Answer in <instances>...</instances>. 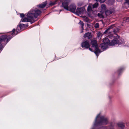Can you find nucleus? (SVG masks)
<instances>
[{
    "instance_id": "1",
    "label": "nucleus",
    "mask_w": 129,
    "mask_h": 129,
    "mask_svg": "<svg viewBox=\"0 0 129 129\" xmlns=\"http://www.w3.org/2000/svg\"><path fill=\"white\" fill-rule=\"evenodd\" d=\"M41 11L37 9H36L34 10L33 9H31L30 11L28 12L27 15V18H24L23 19L21 20V21L29 22H31L32 23L35 22L34 19V17L35 18H37L41 14Z\"/></svg>"
},
{
    "instance_id": "2",
    "label": "nucleus",
    "mask_w": 129,
    "mask_h": 129,
    "mask_svg": "<svg viewBox=\"0 0 129 129\" xmlns=\"http://www.w3.org/2000/svg\"><path fill=\"white\" fill-rule=\"evenodd\" d=\"M103 43L111 46L117 45H123L125 43L124 39L118 36L117 38L114 39L110 42L109 40L106 37L103 39Z\"/></svg>"
},
{
    "instance_id": "3",
    "label": "nucleus",
    "mask_w": 129,
    "mask_h": 129,
    "mask_svg": "<svg viewBox=\"0 0 129 129\" xmlns=\"http://www.w3.org/2000/svg\"><path fill=\"white\" fill-rule=\"evenodd\" d=\"M108 122L107 118L104 116H101L100 113L97 115L96 117L94 126H96L99 125H106L107 123Z\"/></svg>"
},
{
    "instance_id": "4",
    "label": "nucleus",
    "mask_w": 129,
    "mask_h": 129,
    "mask_svg": "<svg viewBox=\"0 0 129 129\" xmlns=\"http://www.w3.org/2000/svg\"><path fill=\"white\" fill-rule=\"evenodd\" d=\"M12 37L10 36H7L5 35L0 36V51H2L4 48L3 42L6 41L7 43Z\"/></svg>"
},
{
    "instance_id": "5",
    "label": "nucleus",
    "mask_w": 129,
    "mask_h": 129,
    "mask_svg": "<svg viewBox=\"0 0 129 129\" xmlns=\"http://www.w3.org/2000/svg\"><path fill=\"white\" fill-rule=\"evenodd\" d=\"M91 44L92 47L94 48L95 50L94 52L98 57V53L101 52L102 51L98 48L97 41L95 40H92L91 41Z\"/></svg>"
},
{
    "instance_id": "6",
    "label": "nucleus",
    "mask_w": 129,
    "mask_h": 129,
    "mask_svg": "<svg viewBox=\"0 0 129 129\" xmlns=\"http://www.w3.org/2000/svg\"><path fill=\"white\" fill-rule=\"evenodd\" d=\"M81 46L82 47L86 48H89V49L91 51H93L92 50L89 48L90 45L89 41L86 40L83 42L81 44Z\"/></svg>"
},
{
    "instance_id": "7",
    "label": "nucleus",
    "mask_w": 129,
    "mask_h": 129,
    "mask_svg": "<svg viewBox=\"0 0 129 129\" xmlns=\"http://www.w3.org/2000/svg\"><path fill=\"white\" fill-rule=\"evenodd\" d=\"M70 1L71 0H66L64 1L62 3V7L64 9L67 10L69 7L68 5Z\"/></svg>"
},
{
    "instance_id": "8",
    "label": "nucleus",
    "mask_w": 129,
    "mask_h": 129,
    "mask_svg": "<svg viewBox=\"0 0 129 129\" xmlns=\"http://www.w3.org/2000/svg\"><path fill=\"white\" fill-rule=\"evenodd\" d=\"M76 8V5L74 4H72L70 5L69 6L67 10L74 13L75 12Z\"/></svg>"
},
{
    "instance_id": "9",
    "label": "nucleus",
    "mask_w": 129,
    "mask_h": 129,
    "mask_svg": "<svg viewBox=\"0 0 129 129\" xmlns=\"http://www.w3.org/2000/svg\"><path fill=\"white\" fill-rule=\"evenodd\" d=\"M76 11L77 14H80L84 13L85 12V11L84 8H77L76 10Z\"/></svg>"
},
{
    "instance_id": "10",
    "label": "nucleus",
    "mask_w": 129,
    "mask_h": 129,
    "mask_svg": "<svg viewBox=\"0 0 129 129\" xmlns=\"http://www.w3.org/2000/svg\"><path fill=\"white\" fill-rule=\"evenodd\" d=\"M83 37L87 39H90L92 38L91 33L89 32L86 33L84 35Z\"/></svg>"
},
{
    "instance_id": "11",
    "label": "nucleus",
    "mask_w": 129,
    "mask_h": 129,
    "mask_svg": "<svg viewBox=\"0 0 129 129\" xmlns=\"http://www.w3.org/2000/svg\"><path fill=\"white\" fill-rule=\"evenodd\" d=\"M122 5L124 7L126 8L129 7V0H126L125 2Z\"/></svg>"
},
{
    "instance_id": "12",
    "label": "nucleus",
    "mask_w": 129,
    "mask_h": 129,
    "mask_svg": "<svg viewBox=\"0 0 129 129\" xmlns=\"http://www.w3.org/2000/svg\"><path fill=\"white\" fill-rule=\"evenodd\" d=\"M46 2H45L43 3L42 4L37 5V6L39 8H44L46 6Z\"/></svg>"
},
{
    "instance_id": "13",
    "label": "nucleus",
    "mask_w": 129,
    "mask_h": 129,
    "mask_svg": "<svg viewBox=\"0 0 129 129\" xmlns=\"http://www.w3.org/2000/svg\"><path fill=\"white\" fill-rule=\"evenodd\" d=\"M108 46V45L106 44L103 43L100 45V47L103 49L104 50L106 49Z\"/></svg>"
},
{
    "instance_id": "14",
    "label": "nucleus",
    "mask_w": 129,
    "mask_h": 129,
    "mask_svg": "<svg viewBox=\"0 0 129 129\" xmlns=\"http://www.w3.org/2000/svg\"><path fill=\"white\" fill-rule=\"evenodd\" d=\"M92 4H90L88 6L87 8V11L88 13H90L92 11Z\"/></svg>"
},
{
    "instance_id": "15",
    "label": "nucleus",
    "mask_w": 129,
    "mask_h": 129,
    "mask_svg": "<svg viewBox=\"0 0 129 129\" xmlns=\"http://www.w3.org/2000/svg\"><path fill=\"white\" fill-rule=\"evenodd\" d=\"M101 12H105L106 9V6L105 5V4H102L101 6Z\"/></svg>"
},
{
    "instance_id": "16",
    "label": "nucleus",
    "mask_w": 129,
    "mask_h": 129,
    "mask_svg": "<svg viewBox=\"0 0 129 129\" xmlns=\"http://www.w3.org/2000/svg\"><path fill=\"white\" fill-rule=\"evenodd\" d=\"M114 26V25H112L109 26V28L106 30L104 32V33L106 34L109 31L110 29L113 28Z\"/></svg>"
},
{
    "instance_id": "17",
    "label": "nucleus",
    "mask_w": 129,
    "mask_h": 129,
    "mask_svg": "<svg viewBox=\"0 0 129 129\" xmlns=\"http://www.w3.org/2000/svg\"><path fill=\"white\" fill-rule=\"evenodd\" d=\"M26 26V25L25 24H21L20 25L19 27H18V28H20V30H21L24 27H25Z\"/></svg>"
},
{
    "instance_id": "18",
    "label": "nucleus",
    "mask_w": 129,
    "mask_h": 129,
    "mask_svg": "<svg viewBox=\"0 0 129 129\" xmlns=\"http://www.w3.org/2000/svg\"><path fill=\"white\" fill-rule=\"evenodd\" d=\"M113 12V11H112L107 10L105 11V14L106 15H108L112 14Z\"/></svg>"
},
{
    "instance_id": "19",
    "label": "nucleus",
    "mask_w": 129,
    "mask_h": 129,
    "mask_svg": "<svg viewBox=\"0 0 129 129\" xmlns=\"http://www.w3.org/2000/svg\"><path fill=\"white\" fill-rule=\"evenodd\" d=\"M118 126L122 129L124 128L125 127L124 125L122 123H118Z\"/></svg>"
},
{
    "instance_id": "20",
    "label": "nucleus",
    "mask_w": 129,
    "mask_h": 129,
    "mask_svg": "<svg viewBox=\"0 0 129 129\" xmlns=\"http://www.w3.org/2000/svg\"><path fill=\"white\" fill-rule=\"evenodd\" d=\"M79 24H80V25L81 26V27L82 29L83 30H84V28H83V26L84 25V23H83V22L82 21H80V22L79 23Z\"/></svg>"
},
{
    "instance_id": "21",
    "label": "nucleus",
    "mask_w": 129,
    "mask_h": 129,
    "mask_svg": "<svg viewBox=\"0 0 129 129\" xmlns=\"http://www.w3.org/2000/svg\"><path fill=\"white\" fill-rule=\"evenodd\" d=\"M98 5V4L97 3H96L93 4L92 6V8H97Z\"/></svg>"
},
{
    "instance_id": "22",
    "label": "nucleus",
    "mask_w": 129,
    "mask_h": 129,
    "mask_svg": "<svg viewBox=\"0 0 129 129\" xmlns=\"http://www.w3.org/2000/svg\"><path fill=\"white\" fill-rule=\"evenodd\" d=\"M98 16L100 18H104V16L103 14L100 13H99L98 14Z\"/></svg>"
},
{
    "instance_id": "23",
    "label": "nucleus",
    "mask_w": 129,
    "mask_h": 129,
    "mask_svg": "<svg viewBox=\"0 0 129 129\" xmlns=\"http://www.w3.org/2000/svg\"><path fill=\"white\" fill-rule=\"evenodd\" d=\"M99 25L98 23H96L95 25V27L96 28H98L99 27Z\"/></svg>"
},
{
    "instance_id": "24",
    "label": "nucleus",
    "mask_w": 129,
    "mask_h": 129,
    "mask_svg": "<svg viewBox=\"0 0 129 129\" xmlns=\"http://www.w3.org/2000/svg\"><path fill=\"white\" fill-rule=\"evenodd\" d=\"M15 31V29L14 28L12 30V31H11L10 32L11 33V34L12 35H14L15 34V33H14V32Z\"/></svg>"
},
{
    "instance_id": "25",
    "label": "nucleus",
    "mask_w": 129,
    "mask_h": 129,
    "mask_svg": "<svg viewBox=\"0 0 129 129\" xmlns=\"http://www.w3.org/2000/svg\"><path fill=\"white\" fill-rule=\"evenodd\" d=\"M99 2L101 3H103L104 2L105 0H99Z\"/></svg>"
},
{
    "instance_id": "26",
    "label": "nucleus",
    "mask_w": 129,
    "mask_h": 129,
    "mask_svg": "<svg viewBox=\"0 0 129 129\" xmlns=\"http://www.w3.org/2000/svg\"><path fill=\"white\" fill-rule=\"evenodd\" d=\"M20 16L21 17L23 18V17H24V14H20Z\"/></svg>"
},
{
    "instance_id": "27",
    "label": "nucleus",
    "mask_w": 129,
    "mask_h": 129,
    "mask_svg": "<svg viewBox=\"0 0 129 129\" xmlns=\"http://www.w3.org/2000/svg\"><path fill=\"white\" fill-rule=\"evenodd\" d=\"M125 19H126V21H129V18H125Z\"/></svg>"
},
{
    "instance_id": "28",
    "label": "nucleus",
    "mask_w": 129,
    "mask_h": 129,
    "mask_svg": "<svg viewBox=\"0 0 129 129\" xmlns=\"http://www.w3.org/2000/svg\"><path fill=\"white\" fill-rule=\"evenodd\" d=\"M55 4V3H51V4H50V5H54V4Z\"/></svg>"
},
{
    "instance_id": "29",
    "label": "nucleus",
    "mask_w": 129,
    "mask_h": 129,
    "mask_svg": "<svg viewBox=\"0 0 129 129\" xmlns=\"http://www.w3.org/2000/svg\"><path fill=\"white\" fill-rule=\"evenodd\" d=\"M19 29H16V31H17V32L19 31V30H19Z\"/></svg>"
},
{
    "instance_id": "30",
    "label": "nucleus",
    "mask_w": 129,
    "mask_h": 129,
    "mask_svg": "<svg viewBox=\"0 0 129 129\" xmlns=\"http://www.w3.org/2000/svg\"><path fill=\"white\" fill-rule=\"evenodd\" d=\"M82 30L81 31V33H82L83 32V30L82 29Z\"/></svg>"
},
{
    "instance_id": "31",
    "label": "nucleus",
    "mask_w": 129,
    "mask_h": 129,
    "mask_svg": "<svg viewBox=\"0 0 129 129\" xmlns=\"http://www.w3.org/2000/svg\"><path fill=\"white\" fill-rule=\"evenodd\" d=\"M113 31H114V33H116L115 30H113Z\"/></svg>"
},
{
    "instance_id": "32",
    "label": "nucleus",
    "mask_w": 129,
    "mask_h": 129,
    "mask_svg": "<svg viewBox=\"0 0 129 129\" xmlns=\"http://www.w3.org/2000/svg\"><path fill=\"white\" fill-rule=\"evenodd\" d=\"M120 70H121V69H120Z\"/></svg>"
},
{
    "instance_id": "33",
    "label": "nucleus",
    "mask_w": 129,
    "mask_h": 129,
    "mask_svg": "<svg viewBox=\"0 0 129 129\" xmlns=\"http://www.w3.org/2000/svg\"><path fill=\"white\" fill-rule=\"evenodd\" d=\"M92 129H94V128H92Z\"/></svg>"
}]
</instances>
